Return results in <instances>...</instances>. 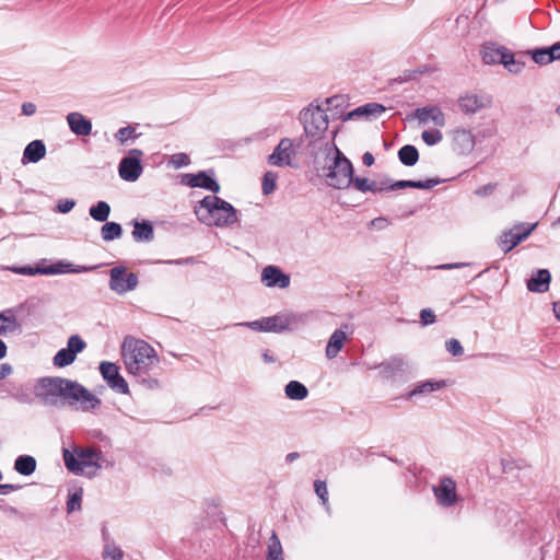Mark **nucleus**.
I'll return each instance as SVG.
<instances>
[{"label":"nucleus","mask_w":560,"mask_h":560,"mask_svg":"<svg viewBox=\"0 0 560 560\" xmlns=\"http://www.w3.org/2000/svg\"><path fill=\"white\" fill-rule=\"evenodd\" d=\"M398 160L399 162L405 166H413L419 161V151L418 149L412 144H405L402 145L398 152Z\"/></svg>","instance_id":"32"},{"label":"nucleus","mask_w":560,"mask_h":560,"mask_svg":"<svg viewBox=\"0 0 560 560\" xmlns=\"http://www.w3.org/2000/svg\"><path fill=\"white\" fill-rule=\"evenodd\" d=\"M46 155V145L43 140L31 141L23 151L22 164L37 163Z\"/></svg>","instance_id":"21"},{"label":"nucleus","mask_w":560,"mask_h":560,"mask_svg":"<svg viewBox=\"0 0 560 560\" xmlns=\"http://www.w3.org/2000/svg\"><path fill=\"white\" fill-rule=\"evenodd\" d=\"M378 185L380 192L393 190V180L390 178H384L383 180H380Z\"/></svg>","instance_id":"63"},{"label":"nucleus","mask_w":560,"mask_h":560,"mask_svg":"<svg viewBox=\"0 0 560 560\" xmlns=\"http://www.w3.org/2000/svg\"><path fill=\"white\" fill-rule=\"evenodd\" d=\"M481 56L486 65H503L511 73H520L525 66L509 48L491 42L482 45Z\"/></svg>","instance_id":"7"},{"label":"nucleus","mask_w":560,"mask_h":560,"mask_svg":"<svg viewBox=\"0 0 560 560\" xmlns=\"http://www.w3.org/2000/svg\"><path fill=\"white\" fill-rule=\"evenodd\" d=\"M130 224L133 226L132 238L137 243H150L154 240L153 223L147 219H133Z\"/></svg>","instance_id":"17"},{"label":"nucleus","mask_w":560,"mask_h":560,"mask_svg":"<svg viewBox=\"0 0 560 560\" xmlns=\"http://www.w3.org/2000/svg\"><path fill=\"white\" fill-rule=\"evenodd\" d=\"M122 235V228L119 223L114 221H105L103 226L101 228V236L105 242H112L114 240L120 238Z\"/></svg>","instance_id":"35"},{"label":"nucleus","mask_w":560,"mask_h":560,"mask_svg":"<svg viewBox=\"0 0 560 560\" xmlns=\"http://www.w3.org/2000/svg\"><path fill=\"white\" fill-rule=\"evenodd\" d=\"M454 148L460 154H468L474 150L475 137L471 131L458 129L454 132Z\"/></svg>","instance_id":"22"},{"label":"nucleus","mask_w":560,"mask_h":560,"mask_svg":"<svg viewBox=\"0 0 560 560\" xmlns=\"http://www.w3.org/2000/svg\"><path fill=\"white\" fill-rule=\"evenodd\" d=\"M281 317V324H282V334L287 331H293L296 330L310 320L312 317L311 313H282L280 314Z\"/></svg>","instance_id":"20"},{"label":"nucleus","mask_w":560,"mask_h":560,"mask_svg":"<svg viewBox=\"0 0 560 560\" xmlns=\"http://www.w3.org/2000/svg\"><path fill=\"white\" fill-rule=\"evenodd\" d=\"M537 223H517L513 225L510 230L515 234L525 233L526 238L532 234V232L536 229Z\"/></svg>","instance_id":"53"},{"label":"nucleus","mask_w":560,"mask_h":560,"mask_svg":"<svg viewBox=\"0 0 560 560\" xmlns=\"http://www.w3.org/2000/svg\"><path fill=\"white\" fill-rule=\"evenodd\" d=\"M532 59L539 66H546L552 62L548 47L536 48L529 51Z\"/></svg>","instance_id":"41"},{"label":"nucleus","mask_w":560,"mask_h":560,"mask_svg":"<svg viewBox=\"0 0 560 560\" xmlns=\"http://www.w3.org/2000/svg\"><path fill=\"white\" fill-rule=\"evenodd\" d=\"M385 110L386 107L383 104L375 102L366 103L347 113L346 116L343 117V121L352 120L360 117H365L366 119L377 118Z\"/></svg>","instance_id":"16"},{"label":"nucleus","mask_w":560,"mask_h":560,"mask_svg":"<svg viewBox=\"0 0 560 560\" xmlns=\"http://www.w3.org/2000/svg\"><path fill=\"white\" fill-rule=\"evenodd\" d=\"M421 138L427 145L432 147L442 141L443 135L439 129L424 130L421 133Z\"/></svg>","instance_id":"47"},{"label":"nucleus","mask_w":560,"mask_h":560,"mask_svg":"<svg viewBox=\"0 0 560 560\" xmlns=\"http://www.w3.org/2000/svg\"><path fill=\"white\" fill-rule=\"evenodd\" d=\"M314 489L317 494V497L320 499L322 504L326 508V510H329L328 504V490L326 482L323 480H315L314 482Z\"/></svg>","instance_id":"48"},{"label":"nucleus","mask_w":560,"mask_h":560,"mask_svg":"<svg viewBox=\"0 0 560 560\" xmlns=\"http://www.w3.org/2000/svg\"><path fill=\"white\" fill-rule=\"evenodd\" d=\"M299 120L303 125L305 136L312 141L322 139L329 125L325 109L315 102L300 112Z\"/></svg>","instance_id":"5"},{"label":"nucleus","mask_w":560,"mask_h":560,"mask_svg":"<svg viewBox=\"0 0 560 560\" xmlns=\"http://www.w3.org/2000/svg\"><path fill=\"white\" fill-rule=\"evenodd\" d=\"M495 187H497V183H493V184L490 183V184H487V185H483V186L477 188L475 190V194L477 196L486 197V196L491 195L494 191Z\"/></svg>","instance_id":"58"},{"label":"nucleus","mask_w":560,"mask_h":560,"mask_svg":"<svg viewBox=\"0 0 560 560\" xmlns=\"http://www.w3.org/2000/svg\"><path fill=\"white\" fill-rule=\"evenodd\" d=\"M37 462L31 455H20L14 460V470L22 476H31L35 472Z\"/></svg>","instance_id":"31"},{"label":"nucleus","mask_w":560,"mask_h":560,"mask_svg":"<svg viewBox=\"0 0 560 560\" xmlns=\"http://www.w3.org/2000/svg\"><path fill=\"white\" fill-rule=\"evenodd\" d=\"M168 163L175 168L187 166L190 163V159L186 153H175L171 156Z\"/></svg>","instance_id":"50"},{"label":"nucleus","mask_w":560,"mask_h":560,"mask_svg":"<svg viewBox=\"0 0 560 560\" xmlns=\"http://www.w3.org/2000/svg\"><path fill=\"white\" fill-rule=\"evenodd\" d=\"M447 385L446 380H427L418 383L415 388L408 394V397H413L421 394L432 393L439 390Z\"/></svg>","instance_id":"30"},{"label":"nucleus","mask_w":560,"mask_h":560,"mask_svg":"<svg viewBox=\"0 0 560 560\" xmlns=\"http://www.w3.org/2000/svg\"><path fill=\"white\" fill-rule=\"evenodd\" d=\"M12 373V366L9 363H2L0 365V381L5 378Z\"/></svg>","instance_id":"64"},{"label":"nucleus","mask_w":560,"mask_h":560,"mask_svg":"<svg viewBox=\"0 0 560 560\" xmlns=\"http://www.w3.org/2000/svg\"><path fill=\"white\" fill-rule=\"evenodd\" d=\"M404 365L405 363L402 359L394 357L390 360L381 363L378 368L385 377H393L396 374L404 372Z\"/></svg>","instance_id":"34"},{"label":"nucleus","mask_w":560,"mask_h":560,"mask_svg":"<svg viewBox=\"0 0 560 560\" xmlns=\"http://www.w3.org/2000/svg\"><path fill=\"white\" fill-rule=\"evenodd\" d=\"M34 392L40 402L56 408L66 405L74 407L79 404L82 411H90L102 405V400L82 384L61 376L40 377Z\"/></svg>","instance_id":"1"},{"label":"nucleus","mask_w":560,"mask_h":560,"mask_svg":"<svg viewBox=\"0 0 560 560\" xmlns=\"http://www.w3.org/2000/svg\"><path fill=\"white\" fill-rule=\"evenodd\" d=\"M103 555L105 558H110L112 560H124L122 550L115 545H106Z\"/></svg>","instance_id":"51"},{"label":"nucleus","mask_w":560,"mask_h":560,"mask_svg":"<svg viewBox=\"0 0 560 560\" xmlns=\"http://www.w3.org/2000/svg\"><path fill=\"white\" fill-rule=\"evenodd\" d=\"M338 130L331 131L332 156L327 153L324 166L326 184L334 189H349L351 187L354 167L352 162L339 150L335 143Z\"/></svg>","instance_id":"3"},{"label":"nucleus","mask_w":560,"mask_h":560,"mask_svg":"<svg viewBox=\"0 0 560 560\" xmlns=\"http://www.w3.org/2000/svg\"><path fill=\"white\" fill-rule=\"evenodd\" d=\"M261 281L268 288L278 287L285 289L290 285V276L284 273L279 267L269 265L261 271Z\"/></svg>","instance_id":"13"},{"label":"nucleus","mask_w":560,"mask_h":560,"mask_svg":"<svg viewBox=\"0 0 560 560\" xmlns=\"http://www.w3.org/2000/svg\"><path fill=\"white\" fill-rule=\"evenodd\" d=\"M197 177L199 183L198 188H202L212 194H218L220 191L221 186L215 178V172L213 168L199 171L197 173Z\"/></svg>","instance_id":"28"},{"label":"nucleus","mask_w":560,"mask_h":560,"mask_svg":"<svg viewBox=\"0 0 560 560\" xmlns=\"http://www.w3.org/2000/svg\"><path fill=\"white\" fill-rule=\"evenodd\" d=\"M143 152L140 149H131L129 154L122 158L118 164V174L121 179L133 183L142 174Z\"/></svg>","instance_id":"9"},{"label":"nucleus","mask_w":560,"mask_h":560,"mask_svg":"<svg viewBox=\"0 0 560 560\" xmlns=\"http://www.w3.org/2000/svg\"><path fill=\"white\" fill-rule=\"evenodd\" d=\"M180 184L191 187V188H198L199 183H198L197 173L196 174H194V173L182 174Z\"/></svg>","instance_id":"54"},{"label":"nucleus","mask_w":560,"mask_h":560,"mask_svg":"<svg viewBox=\"0 0 560 560\" xmlns=\"http://www.w3.org/2000/svg\"><path fill=\"white\" fill-rule=\"evenodd\" d=\"M234 326H244V327L250 328L255 331H265V328H266L265 324H264V317L256 319V320H252V322L237 323V324H234Z\"/></svg>","instance_id":"55"},{"label":"nucleus","mask_w":560,"mask_h":560,"mask_svg":"<svg viewBox=\"0 0 560 560\" xmlns=\"http://www.w3.org/2000/svg\"><path fill=\"white\" fill-rule=\"evenodd\" d=\"M122 359L129 374L136 375L142 372H150L160 362L155 350L143 340L128 341L122 343Z\"/></svg>","instance_id":"4"},{"label":"nucleus","mask_w":560,"mask_h":560,"mask_svg":"<svg viewBox=\"0 0 560 560\" xmlns=\"http://www.w3.org/2000/svg\"><path fill=\"white\" fill-rule=\"evenodd\" d=\"M22 114L25 116H32L36 112V105L32 102H25L22 104Z\"/></svg>","instance_id":"62"},{"label":"nucleus","mask_w":560,"mask_h":560,"mask_svg":"<svg viewBox=\"0 0 560 560\" xmlns=\"http://www.w3.org/2000/svg\"><path fill=\"white\" fill-rule=\"evenodd\" d=\"M89 214L97 222H105L110 214V206L108 202L100 200L90 207Z\"/></svg>","instance_id":"36"},{"label":"nucleus","mask_w":560,"mask_h":560,"mask_svg":"<svg viewBox=\"0 0 560 560\" xmlns=\"http://www.w3.org/2000/svg\"><path fill=\"white\" fill-rule=\"evenodd\" d=\"M526 240L525 233L515 234L511 230L503 231L498 240V245L504 254L511 252L514 247Z\"/></svg>","instance_id":"27"},{"label":"nucleus","mask_w":560,"mask_h":560,"mask_svg":"<svg viewBox=\"0 0 560 560\" xmlns=\"http://www.w3.org/2000/svg\"><path fill=\"white\" fill-rule=\"evenodd\" d=\"M100 373L106 384L116 393L128 395L129 385L120 375L119 366L109 361H102L98 366Z\"/></svg>","instance_id":"10"},{"label":"nucleus","mask_w":560,"mask_h":560,"mask_svg":"<svg viewBox=\"0 0 560 560\" xmlns=\"http://www.w3.org/2000/svg\"><path fill=\"white\" fill-rule=\"evenodd\" d=\"M491 104V98L488 96H479L477 94H465L458 100V105L465 114H476L481 108H486Z\"/></svg>","instance_id":"15"},{"label":"nucleus","mask_w":560,"mask_h":560,"mask_svg":"<svg viewBox=\"0 0 560 560\" xmlns=\"http://www.w3.org/2000/svg\"><path fill=\"white\" fill-rule=\"evenodd\" d=\"M2 392L5 393L4 397H11L20 404H31L33 401L30 389L22 384L7 383Z\"/></svg>","instance_id":"25"},{"label":"nucleus","mask_w":560,"mask_h":560,"mask_svg":"<svg viewBox=\"0 0 560 560\" xmlns=\"http://www.w3.org/2000/svg\"><path fill=\"white\" fill-rule=\"evenodd\" d=\"M102 457V452L95 447H74L73 452L63 448V460L66 468L80 475L84 472L85 468L93 467L95 470L101 468L98 459Z\"/></svg>","instance_id":"6"},{"label":"nucleus","mask_w":560,"mask_h":560,"mask_svg":"<svg viewBox=\"0 0 560 560\" xmlns=\"http://www.w3.org/2000/svg\"><path fill=\"white\" fill-rule=\"evenodd\" d=\"M9 270H11L14 273L23 275V276H36V275H46L45 267H33V266H21V267H10Z\"/></svg>","instance_id":"45"},{"label":"nucleus","mask_w":560,"mask_h":560,"mask_svg":"<svg viewBox=\"0 0 560 560\" xmlns=\"http://www.w3.org/2000/svg\"><path fill=\"white\" fill-rule=\"evenodd\" d=\"M294 153L291 139L283 138L273 152L268 156V163L275 166L291 165V155Z\"/></svg>","instance_id":"12"},{"label":"nucleus","mask_w":560,"mask_h":560,"mask_svg":"<svg viewBox=\"0 0 560 560\" xmlns=\"http://www.w3.org/2000/svg\"><path fill=\"white\" fill-rule=\"evenodd\" d=\"M139 284L138 275L128 272L125 266H115L109 270V289L118 295L133 291Z\"/></svg>","instance_id":"8"},{"label":"nucleus","mask_w":560,"mask_h":560,"mask_svg":"<svg viewBox=\"0 0 560 560\" xmlns=\"http://www.w3.org/2000/svg\"><path fill=\"white\" fill-rule=\"evenodd\" d=\"M435 315L431 308H423L420 312V320L423 326L431 325L435 323Z\"/></svg>","instance_id":"56"},{"label":"nucleus","mask_w":560,"mask_h":560,"mask_svg":"<svg viewBox=\"0 0 560 560\" xmlns=\"http://www.w3.org/2000/svg\"><path fill=\"white\" fill-rule=\"evenodd\" d=\"M412 116L419 120L420 124H427L431 120L438 127H444L446 119L445 115L439 106H424L417 108Z\"/></svg>","instance_id":"14"},{"label":"nucleus","mask_w":560,"mask_h":560,"mask_svg":"<svg viewBox=\"0 0 560 560\" xmlns=\"http://www.w3.org/2000/svg\"><path fill=\"white\" fill-rule=\"evenodd\" d=\"M21 489V485L0 483V494L7 495L12 491Z\"/></svg>","instance_id":"59"},{"label":"nucleus","mask_w":560,"mask_h":560,"mask_svg":"<svg viewBox=\"0 0 560 560\" xmlns=\"http://www.w3.org/2000/svg\"><path fill=\"white\" fill-rule=\"evenodd\" d=\"M285 396L292 400H303L308 395L307 387L299 381H290L284 387Z\"/></svg>","instance_id":"33"},{"label":"nucleus","mask_w":560,"mask_h":560,"mask_svg":"<svg viewBox=\"0 0 560 560\" xmlns=\"http://www.w3.org/2000/svg\"><path fill=\"white\" fill-rule=\"evenodd\" d=\"M445 348H446L447 352H450L453 357H459L464 353L463 346L455 338H451L450 340H447L445 342Z\"/></svg>","instance_id":"52"},{"label":"nucleus","mask_w":560,"mask_h":560,"mask_svg":"<svg viewBox=\"0 0 560 560\" xmlns=\"http://www.w3.org/2000/svg\"><path fill=\"white\" fill-rule=\"evenodd\" d=\"M445 182V179L441 178H428L424 180H413V179H400L393 182V190L396 189H405V188H417V189H431L436 185Z\"/></svg>","instance_id":"24"},{"label":"nucleus","mask_w":560,"mask_h":560,"mask_svg":"<svg viewBox=\"0 0 560 560\" xmlns=\"http://www.w3.org/2000/svg\"><path fill=\"white\" fill-rule=\"evenodd\" d=\"M351 187L360 192H369L370 191V179L366 177H359L352 175Z\"/></svg>","instance_id":"49"},{"label":"nucleus","mask_w":560,"mask_h":560,"mask_svg":"<svg viewBox=\"0 0 560 560\" xmlns=\"http://www.w3.org/2000/svg\"><path fill=\"white\" fill-rule=\"evenodd\" d=\"M139 135L136 132V128L132 126H126L119 128L115 133L114 138L120 144H127L129 141H133Z\"/></svg>","instance_id":"39"},{"label":"nucleus","mask_w":560,"mask_h":560,"mask_svg":"<svg viewBox=\"0 0 560 560\" xmlns=\"http://www.w3.org/2000/svg\"><path fill=\"white\" fill-rule=\"evenodd\" d=\"M82 489H78L73 492H70L67 500V513L71 514L75 511L81 510V502H82Z\"/></svg>","instance_id":"42"},{"label":"nucleus","mask_w":560,"mask_h":560,"mask_svg":"<svg viewBox=\"0 0 560 560\" xmlns=\"http://www.w3.org/2000/svg\"><path fill=\"white\" fill-rule=\"evenodd\" d=\"M278 174L275 172H266L262 177L261 189L264 195H270L276 189Z\"/></svg>","instance_id":"43"},{"label":"nucleus","mask_w":560,"mask_h":560,"mask_svg":"<svg viewBox=\"0 0 560 560\" xmlns=\"http://www.w3.org/2000/svg\"><path fill=\"white\" fill-rule=\"evenodd\" d=\"M163 262L167 264V265H178V266L190 265V264L195 262V258L194 257H187V258H179V259H171V260H165Z\"/></svg>","instance_id":"60"},{"label":"nucleus","mask_w":560,"mask_h":560,"mask_svg":"<svg viewBox=\"0 0 560 560\" xmlns=\"http://www.w3.org/2000/svg\"><path fill=\"white\" fill-rule=\"evenodd\" d=\"M133 376L136 377L137 382L147 389L153 390L161 387L158 377L151 375L150 372H142Z\"/></svg>","instance_id":"40"},{"label":"nucleus","mask_w":560,"mask_h":560,"mask_svg":"<svg viewBox=\"0 0 560 560\" xmlns=\"http://www.w3.org/2000/svg\"><path fill=\"white\" fill-rule=\"evenodd\" d=\"M86 347V342L79 336L72 335L67 340V348L77 357Z\"/></svg>","instance_id":"46"},{"label":"nucleus","mask_w":560,"mask_h":560,"mask_svg":"<svg viewBox=\"0 0 560 560\" xmlns=\"http://www.w3.org/2000/svg\"><path fill=\"white\" fill-rule=\"evenodd\" d=\"M194 212L197 219L207 226L226 228L238 221L237 210L234 206L213 195H207L198 201Z\"/></svg>","instance_id":"2"},{"label":"nucleus","mask_w":560,"mask_h":560,"mask_svg":"<svg viewBox=\"0 0 560 560\" xmlns=\"http://www.w3.org/2000/svg\"><path fill=\"white\" fill-rule=\"evenodd\" d=\"M74 199H60L57 203V210L60 213H68L74 208Z\"/></svg>","instance_id":"57"},{"label":"nucleus","mask_w":560,"mask_h":560,"mask_svg":"<svg viewBox=\"0 0 560 560\" xmlns=\"http://www.w3.org/2000/svg\"><path fill=\"white\" fill-rule=\"evenodd\" d=\"M548 50L550 57H552V61L560 60V42H557L551 46H548Z\"/></svg>","instance_id":"61"},{"label":"nucleus","mask_w":560,"mask_h":560,"mask_svg":"<svg viewBox=\"0 0 560 560\" xmlns=\"http://www.w3.org/2000/svg\"><path fill=\"white\" fill-rule=\"evenodd\" d=\"M16 331H22V325L13 315V310L8 308L0 312V336H7L8 334H13Z\"/></svg>","instance_id":"26"},{"label":"nucleus","mask_w":560,"mask_h":560,"mask_svg":"<svg viewBox=\"0 0 560 560\" xmlns=\"http://www.w3.org/2000/svg\"><path fill=\"white\" fill-rule=\"evenodd\" d=\"M282 546L280 539L276 532H272L269 537L268 548H267V560H284L282 557Z\"/></svg>","instance_id":"37"},{"label":"nucleus","mask_w":560,"mask_h":560,"mask_svg":"<svg viewBox=\"0 0 560 560\" xmlns=\"http://www.w3.org/2000/svg\"><path fill=\"white\" fill-rule=\"evenodd\" d=\"M94 267L73 265L66 261H57L50 266L45 267L46 275H63V273H80L93 270Z\"/></svg>","instance_id":"23"},{"label":"nucleus","mask_w":560,"mask_h":560,"mask_svg":"<svg viewBox=\"0 0 560 560\" xmlns=\"http://www.w3.org/2000/svg\"><path fill=\"white\" fill-rule=\"evenodd\" d=\"M75 355L67 347L60 349L54 357L52 363L57 368H66L72 364L75 360Z\"/></svg>","instance_id":"38"},{"label":"nucleus","mask_w":560,"mask_h":560,"mask_svg":"<svg viewBox=\"0 0 560 560\" xmlns=\"http://www.w3.org/2000/svg\"><path fill=\"white\" fill-rule=\"evenodd\" d=\"M346 338V332L341 329H336L332 332L326 346V357L328 359H334L337 357L338 352L343 347Z\"/></svg>","instance_id":"29"},{"label":"nucleus","mask_w":560,"mask_h":560,"mask_svg":"<svg viewBox=\"0 0 560 560\" xmlns=\"http://www.w3.org/2000/svg\"><path fill=\"white\" fill-rule=\"evenodd\" d=\"M265 331L266 332H276L282 334V324L280 314H276L273 316L264 317Z\"/></svg>","instance_id":"44"},{"label":"nucleus","mask_w":560,"mask_h":560,"mask_svg":"<svg viewBox=\"0 0 560 560\" xmlns=\"http://www.w3.org/2000/svg\"><path fill=\"white\" fill-rule=\"evenodd\" d=\"M432 490L438 503L443 508L454 506L458 501L456 482L451 477L441 478L439 485Z\"/></svg>","instance_id":"11"},{"label":"nucleus","mask_w":560,"mask_h":560,"mask_svg":"<svg viewBox=\"0 0 560 560\" xmlns=\"http://www.w3.org/2000/svg\"><path fill=\"white\" fill-rule=\"evenodd\" d=\"M67 122L72 133L86 137L92 132V122L81 113L72 112L67 115Z\"/></svg>","instance_id":"18"},{"label":"nucleus","mask_w":560,"mask_h":560,"mask_svg":"<svg viewBox=\"0 0 560 560\" xmlns=\"http://www.w3.org/2000/svg\"><path fill=\"white\" fill-rule=\"evenodd\" d=\"M551 273L548 269H537L526 282L527 290L535 293H545L549 289Z\"/></svg>","instance_id":"19"}]
</instances>
